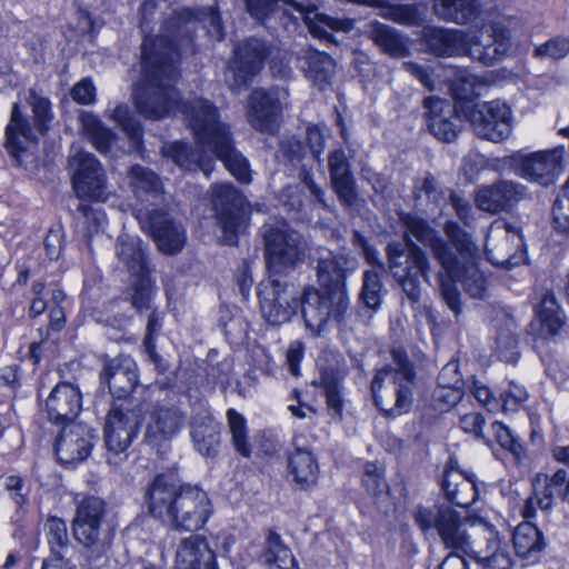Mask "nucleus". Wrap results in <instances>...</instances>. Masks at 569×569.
Wrapping results in <instances>:
<instances>
[{
    "instance_id": "obj_1",
    "label": "nucleus",
    "mask_w": 569,
    "mask_h": 569,
    "mask_svg": "<svg viewBox=\"0 0 569 569\" xmlns=\"http://www.w3.org/2000/svg\"><path fill=\"white\" fill-rule=\"evenodd\" d=\"M199 21L208 36L222 41L226 37L220 13L214 8L193 11L183 8L163 21L160 34H146L141 44L142 79L134 84L132 100L137 111L147 119L159 120L174 112L181 102L174 83L177 62L182 51H192V23Z\"/></svg>"
},
{
    "instance_id": "obj_2",
    "label": "nucleus",
    "mask_w": 569,
    "mask_h": 569,
    "mask_svg": "<svg viewBox=\"0 0 569 569\" xmlns=\"http://www.w3.org/2000/svg\"><path fill=\"white\" fill-rule=\"evenodd\" d=\"M401 220L406 232L430 248L432 257L440 264L441 269L436 276L437 284L442 300L456 316L461 312L460 292L456 282H460L470 297H485L487 280L478 266L480 251L469 232L457 222L447 221L443 231L448 240H445L426 219L415 213L403 214Z\"/></svg>"
},
{
    "instance_id": "obj_3",
    "label": "nucleus",
    "mask_w": 569,
    "mask_h": 569,
    "mask_svg": "<svg viewBox=\"0 0 569 569\" xmlns=\"http://www.w3.org/2000/svg\"><path fill=\"white\" fill-rule=\"evenodd\" d=\"M144 506L156 520L179 532L202 529L213 513L208 493L198 486L180 485L172 475H157L144 489Z\"/></svg>"
},
{
    "instance_id": "obj_4",
    "label": "nucleus",
    "mask_w": 569,
    "mask_h": 569,
    "mask_svg": "<svg viewBox=\"0 0 569 569\" xmlns=\"http://www.w3.org/2000/svg\"><path fill=\"white\" fill-rule=\"evenodd\" d=\"M182 113L198 142L208 148L213 159L221 160L239 182L249 183V161L234 148L230 128L220 121L217 107L209 100L196 98L182 104Z\"/></svg>"
},
{
    "instance_id": "obj_5",
    "label": "nucleus",
    "mask_w": 569,
    "mask_h": 569,
    "mask_svg": "<svg viewBox=\"0 0 569 569\" xmlns=\"http://www.w3.org/2000/svg\"><path fill=\"white\" fill-rule=\"evenodd\" d=\"M510 32L499 22L485 24L475 32L435 28L425 34L428 50L438 57L469 56L485 66H492L510 49Z\"/></svg>"
},
{
    "instance_id": "obj_6",
    "label": "nucleus",
    "mask_w": 569,
    "mask_h": 569,
    "mask_svg": "<svg viewBox=\"0 0 569 569\" xmlns=\"http://www.w3.org/2000/svg\"><path fill=\"white\" fill-rule=\"evenodd\" d=\"M106 515V503L98 497H87L77 507L72 531L91 565L99 566L109 559L114 531Z\"/></svg>"
},
{
    "instance_id": "obj_7",
    "label": "nucleus",
    "mask_w": 569,
    "mask_h": 569,
    "mask_svg": "<svg viewBox=\"0 0 569 569\" xmlns=\"http://www.w3.org/2000/svg\"><path fill=\"white\" fill-rule=\"evenodd\" d=\"M72 169V184L79 203L76 211L84 219L89 231H98L106 223V216L94 210L86 199L100 200L104 198L107 178L98 159L86 151L79 150L69 158Z\"/></svg>"
},
{
    "instance_id": "obj_8",
    "label": "nucleus",
    "mask_w": 569,
    "mask_h": 569,
    "mask_svg": "<svg viewBox=\"0 0 569 569\" xmlns=\"http://www.w3.org/2000/svg\"><path fill=\"white\" fill-rule=\"evenodd\" d=\"M388 268L411 306L422 295L421 278L430 283L431 264L427 252L407 239L406 243L390 242L386 248Z\"/></svg>"
},
{
    "instance_id": "obj_9",
    "label": "nucleus",
    "mask_w": 569,
    "mask_h": 569,
    "mask_svg": "<svg viewBox=\"0 0 569 569\" xmlns=\"http://www.w3.org/2000/svg\"><path fill=\"white\" fill-rule=\"evenodd\" d=\"M417 526L423 531L436 530L446 548L452 552L476 553L472 536L467 530V517L449 505L419 507L415 513Z\"/></svg>"
},
{
    "instance_id": "obj_10",
    "label": "nucleus",
    "mask_w": 569,
    "mask_h": 569,
    "mask_svg": "<svg viewBox=\"0 0 569 569\" xmlns=\"http://www.w3.org/2000/svg\"><path fill=\"white\" fill-rule=\"evenodd\" d=\"M263 243L268 278L287 277L303 261V237L286 223L268 227L263 232Z\"/></svg>"
},
{
    "instance_id": "obj_11",
    "label": "nucleus",
    "mask_w": 569,
    "mask_h": 569,
    "mask_svg": "<svg viewBox=\"0 0 569 569\" xmlns=\"http://www.w3.org/2000/svg\"><path fill=\"white\" fill-rule=\"evenodd\" d=\"M144 406L140 401L113 402L104 423L107 461L118 465L131 445L142 422Z\"/></svg>"
},
{
    "instance_id": "obj_12",
    "label": "nucleus",
    "mask_w": 569,
    "mask_h": 569,
    "mask_svg": "<svg viewBox=\"0 0 569 569\" xmlns=\"http://www.w3.org/2000/svg\"><path fill=\"white\" fill-rule=\"evenodd\" d=\"M279 2L291 7L316 38L333 42V31L347 33L355 28L353 19L333 18L318 12L315 6H305L296 0H246V8L251 17L263 21L276 10Z\"/></svg>"
},
{
    "instance_id": "obj_13",
    "label": "nucleus",
    "mask_w": 569,
    "mask_h": 569,
    "mask_svg": "<svg viewBox=\"0 0 569 569\" xmlns=\"http://www.w3.org/2000/svg\"><path fill=\"white\" fill-rule=\"evenodd\" d=\"M116 256L124 264L132 278L129 288L130 302L142 312L151 308L153 283L150 278L151 269L148 263L146 249L140 240L128 234L117 239Z\"/></svg>"
},
{
    "instance_id": "obj_14",
    "label": "nucleus",
    "mask_w": 569,
    "mask_h": 569,
    "mask_svg": "<svg viewBox=\"0 0 569 569\" xmlns=\"http://www.w3.org/2000/svg\"><path fill=\"white\" fill-rule=\"evenodd\" d=\"M349 309L348 296L315 287H306L299 296V310L306 329L319 336L330 321L341 322Z\"/></svg>"
},
{
    "instance_id": "obj_15",
    "label": "nucleus",
    "mask_w": 569,
    "mask_h": 569,
    "mask_svg": "<svg viewBox=\"0 0 569 569\" xmlns=\"http://www.w3.org/2000/svg\"><path fill=\"white\" fill-rule=\"evenodd\" d=\"M415 386L416 379L376 371L370 383V392L375 406L385 417L397 418L411 410Z\"/></svg>"
},
{
    "instance_id": "obj_16",
    "label": "nucleus",
    "mask_w": 569,
    "mask_h": 569,
    "mask_svg": "<svg viewBox=\"0 0 569 569\" xmlns=\"http://www.w3.org/2000/svg\"><path fill=\"white\" fill-rule=\"evenodd\" d=\"M212 204L227 244H236L248 227L249 211L243 194L232 183L212 186Z\"/></svg>"
},
{
    "instance_id": "obj_17",
    "label": "nucleus",
    "mask_w": 569,
    "mask_h": 569,
    "mask_svg": "<svg viewBox=\"0 0 569 569\" xmlns=\"http://www.w3.org/2000/svg\"><path fill=\"white\" fill-rule=\"evenodd\" d=\"M271 47L263 40L251 37L238 43L229 60L224 79L233 91L246 89L262 70Z\"/></svg>"
},
{
    "instance_id": "obj_18",
    "label": "nucleus",
    "mask_w": 569,
    "mask_h": 569,
    "mask_svg": "<svg viewBox=\"0 0 569 569\" xmlns=\"http://www.w3.org/2000/svg\"><path fill=\"white\" fill-rule=\"evenodd\" d=\"M485 248L488 260L505 269L519 266L526 257L521 229L502 221L489 227Z\"/></svg>"
},
{
    "instance_id": "obj_19",
    "label": "nucleus",
    "mask_w": 569,
    "mask_h": 569,
    "mask_svg": "<svg viewBox=\"0 0 569 569\" xmlns=\"http://www.w3.org/2000/svg\"><path fill=\"white\" fill-rule=\"evenodd\" d=\"M562 156L563 148L559 147L527 154L516 153L509 158V162L518 177L542 187H549L561 173Z\"/></svg>"
},
{
    "instance_id": "obj_20",
    "label": "nucleus",
    "mask_w": 569,
    "mask_h": 569,
    "mask_svg": "<svg viewBox=\"0 0 569 569\" xmlns=\"http://www.w3.org/2000/svg\"><path fill=\"white\" fill-rule=\"evenodd\" d=\"M258 297L262 317L271 326L289 322L299 310V297L290 292L287 281L281 278L261 281Z\"/></svg>"
},
{
    "instance_id": "obj_21",
    "label": "nucleus",
    "mask_w": 569,
    "mask_h": 569,
    "mask_svg": "<svg viewBox=\"0 0 569 569\" xmlns=\"http://www.w3.org/2000/svg\"><path fill=\"white\" fill-rule=\"evenodd\" d=\"M468 119L475 133L481 139L500 142L511 133V109L500 100L472 106Z\"/></svg>"
},
{
    "instance_id": "obj_22",
    "label": "nucleus",
    "mask_w": 569,
    "mask_h": 569,
    "mask_svg": "<svg viewBox=\"0 0 569 569\" xmlns=\"http://www.w3.org/2000/svg\"><path fill=\"white\" fill-rule=\"evenodd\" d=\"M313 263L319 289L348 296L346 280L357 267L355 258L341 252L319 249L313 258Z\"/></svg>"
},
{
    "instance_id": "obj_23",
    "label": "nucleus",
    "mask_w": 569,
    "mask_h": 569,
    "mask_svg": "<svg viewBox=\"0 0 569 569\" xmlns=\"http://www.w3.org/2000/svg\"><path fill=\"white\" fill-rule=\"evenodd\" d=\"M138 219L141 228L151 234L161 252L173 254L181 251L186 242V231L167 212L158 209L140 210Z\"/></svg>"
},
{
    "instance_id": "obj_24",
    "label": "nucleus",
    "mask_w": 569,
    "mask_h": 569,
    "mask_svg": "<svg viewBox=\"0 0 569 569\" xmlns=\"http://www.w3.org/2000/svg\"><path fill=\"white\" fill-rule=\"evenodd\" d=\"M288 91L283 88L252 90L249 97L248 117L251 126L267 133H273L282 111V101Z\"/></svg>"
},
{
    "instance_id": "obj_25",
    "label": "nucleus",
    "mask_w": 569,
    "mask_h": 569,
    "mask_svg": "<svg viewBox=\"0 0 569 569\" xmlns=\"http://www.w3.org/2000/svg\"><path fill=\"white\" fill-rule=\"evenodd\" d=\"M186 413L177 406H158L150 415L143 442L156 449L158 453L183 429Z\"/></svg>"
},
{
    "instance_id": "obj_26",
    "label": "nucleus",
    "mask_w": 569,
    "mask_h": 569,
    "mask_svg": "<svg viewBox=\"0 0 569 569\" xmlns=\"http://www.w3.org/2000/svg\"><path fill=\"white\" fill-rule=\"evenodd\" d=\"M527 199H530L529 189L520 182L507 179L483 186L476 194L478 208L490 213L509 212Z\"/></svg>"
},
{
    "instance_id": "obj_27",
    "label": "nucleus",
    "mask_w": 569,
    "mask_h": 569,
    "mask_svg": "<svg viewBox=\"0 0 569 569\" xmlns=\"http://www.w3.org/2000/svg\"><path fill=\"white\" fill-rule=\"evenodd\" d=\"M100 381L108 386L116 402L134 401L130 396L139 382L138 365L128 355L108 359L100 372Z\"/></svg>"
},
{
    "instance_id": "obj_28",
    "label": "nucleus",
    "mask_w": 569,
    "mask_h": 569,
    "mask_svg": "<svg viewBox=\"0 0 569 569\" xmlns=\"http://www.w3.org/2000/svg\"><path fill=\"white\" fill-rule=\"evenodd\" d=\"M97 439L96 431L82 423H69L56 439L54 450L59 462L73 466L86 460Z\"/></svg>"
},
{
    "instance_id": "obj_29",
    "label": "nucleus",
    "mask_w": 569,
    "mask_h": 569,
    "mask_svg": "<svg viewBox=\"0 0 569 569\" xmlns=\"http://www.w3.org/2000/svg\"><path fill=\"white\" fill-rule=\"evenodd\" d=\"M286 457L287 471L296 487L305 491L312 489L318 481L319 465L302 435L293 436Z\"/></svg>"
},
{
    "instance_id": "obj_30",
    "label": "nucleus",
    "mask_w": 569,
    "mask_h": 569,
    "mask_svg": "<svg viewBox=\"0 0 569 569\" xmlns=\"http://www.w3.org/2000/svg\"><path fill=\"white\" fill-rule=\"evenodd\" d=\"M430 132L440 141L452 142L462 128L455 106L445 99L428 97L423 101Z\"/></svg>"
},
{
    "instance_id": "obj_31",
    "label": "nucleus",
    "mask_w": 569,
    "mask_h": 569,
    "mask_svg": "<svg viewBox=\"0 0 569 569\" xmlns=\"http://www.w3.org/2000/svg\"><path fill=\"white\" fill-rule=\"evenodd\" d=\"M82 408L79 388L70 382L58 383L46 400V410L53 423L72 422Z\"/></svg>"
},
{
    "instance_id": "obj_32",
    "label": "nucleus",
    "mask_w": 569,
    "mask_h": 569,
    "mask_svg": "<svg viewBox=\"0 0 569 569\" xmlns=\"http://www.w3.org/2000/svg\"><path fill=\"white\" fill-rule=\"evenodd\" d=\"M328 169L333 191L345 207H353L358 200L356 179L351 163L342 149L328 154Z\"/></svg>"
},
{
    "instance_id": "obj_33",
    "label": "nucleus",
    "mask_w": 569,
    "mask_h": 569,
    "mask_svg": "<svg viewBox=\"0 0 569 569\" xmlns=\"http://www.w3.org/2000/svg\"><path fill=\"white\" fill-rule=\"evenodd\" d=\"M174 569H217L216 555L207 539L199 535L182 538L177 547Z\"/></svg>"
},
{
    "instance_id": "obj_34",
    "label": "nucleus",
    "mask_w": 569,
    "mask_h": 569,
    "mask_svg": "<svg viewBox=\"0 0 569 569\" xmlns=\"http://www.w3.org/2000/svg\"><path fill=\"white\" fill-rule=\"evenodd\" d=\"M190 437L199 453L214 457L220 448L221 426L207 409H200L191 418Z\"/></svg>"
},
{
    "instance_id": "obj_35",
    "label": "nucleus",
    "mask_w": 569,
    "mask_h": 569,
    "mask_svg": "<svg viewBox=\"0 0 569 569\" xmlns=\"http://www.w3.org/2000/svg\"><path fill=\"white\" fill-rule=\"evenodd\" d=\"M441 488L446 499L458 507L468 508L478 499L479 489L476 476L460 471H446Z\"/></svg>"
},
{
    "instance_id": "obj_36",
    "label": "nucleus",
    "mask_w": 569,
    "mask_h": 569,
    "mask_svg": "<svg viewBox=\"0 0 569 569\" xmlns=\"http://www.w3.org/2000/svg\"><path fill=\"white\" fill-rule=\"evenodd\" d=\"M194 139L197 138L194 137ZM196 142L198 149H193L184 142L176 141L167 147L166 154L180 168L189 171L200 170L209 178L214 167V159L207 147L201 146L198 140Z\"/></svg>"
},
{
    "instance_id": "obj_37",
    "label": "nucleus",
    "mask_w": 569,
    "mask_h": 569,
    "mask_svg": "<svg viewBox=\"0 0 569 569\" xmlns=\"http://www.w3.org/2000/svg\"><path fill=\"white\" fill-rule=\"evenodd\" d=\"M367 36L383 53L392 58H402L409 54L403 34L391 26L371 21L368 24Z\"/></svg>"
},
{
    "instance_id": "obj_38",
    "label": "nucleus",
    "mask_w": 569,
    "mask_h": 569,
    "mask_svg": "<svg viewBox=\"0 0 569 569\" xmlns=\"http://www.w3.org/2000/svg\"><path fill=\"white\" fill-rule=\"evenodd\" d=\"M433 10L439 19L467 24L479 17L481 4L479 0H435Z\"/></svg>"
},
{
    "instance_id": "obj_39",
    "label": "nucleus",
    "mask_w": 569,
    "mask_h": 569,
    "mask_svg": "<svg viewBox=\"0 0 569 569\" xmlns=\"http://www.w3.org/2000/svg\"><path fill=\"white\" fill-rule=\"evenodd\" d=\"M127 178L133 193L139 199L157 201L162 198V182L151 169L140 164L131 166L128 169Z\"/></svg>"
},
{
    "instance_id": "obj_40",
    "label": "nucleus",
    "mask_w": 569,
    "mask_h": 569,
    "mask_svg": "<svg viewBox=\"0 0 569 569\" xmlns=\"http://www.w3.org/2000/svg\"><path fill=\"white\" fill-rule=\"evenodd\" d=\"M30 139L31 127L28 119L22 114L20 104L14 102L11 108L10 121L6 128V143L4 147L8 153L21 164V154L26 151V146L19 139Z\"/></svg>"
},
{
    "instance_id": "obj_41",
    "label": "nucleus",
    "mask_w": 569,
    "mask_h": 569,
    "mask_svg": "<svg viewBox=\"0 0 569 569\" xmlns=\"http://www.w3.org/2000/svg\"><path fill=\"white\" fill-rule=\"evenodd\" d=\"M513 547L521 558L536 559L547 547L543 533L531 522L519 523L512 535Z\"/></svg>"
},
{
    "instance_id": "obj_42",
    "label": "nucleus",
    "mask_w": 569,
    "mask_h": 569,
    "mask_svg": "<svg viewBox=\"0 0 569 569\" xmlns=\"http://www.w3.org/2000/svg\"><path fill=\"white\" fill-rule=\"evenodd\" d=\"M302 59L306 64V76L315 86L323 90L330 84L335 74L336 62L329 54L308 48L303 51Z\"/></svg>"
},
{
    "instance_id": "obj_43",
    "label": "nucleus",
    "mask_w": 569,
    "mask_h": 569,
    "mask_svg": "<svg viewBox=\"0 0 569 569\" xmlns=\"http://www.w3.org/2000/svg\"><path fill=\"white\" fill-rule=\"evenodd\" d=\"M345 373L341 376L333 368L320 370L318 379L312 385L323 389L326 403L333 417L342 419L345 400L342 397V382Z\"/></svg>"
},
{
    "instance_id": "obj_44",
    "label": "nucleus",
    "mask_w": 569,
    "mask_h": 569,
    "mask_svg": "<svg viewBox=\"0 0 569 569\" xmlns=\"http://www.w3.org/2000/svg\"><path fill=\"white\" fill-rule=\"evenodd\" d=\"M79 121L92 146L102 154L109 153L118 139L117 134L90 111H81Z\"/></svg>"
},
{
    "instance_id": "obj_45",
    "label": "nucleus",
    "mask_w": 569,
    "mask_h": 569,
    "mask_svg": "<svg viewBox=\"0 0 569 569\" xmlns=\"http://www.w3.org/2000/svg\"><path fill=\"white\" fill-rule=\"evenodd\" d=\"M263 561L269 569H297V561L291 550L282 542L280 536L269 530L266 542Z\"/></svg>"
},
{
    "instance_id": "obj_46",
    "label": "nucleus",
    "mask_w": 569,
    "mask_h": 569,
    "mask_svg": "<svg viewBox=\"0 0 569 569\" xmlns=\"http://www.w3.org/2000/svg\"><path fill=\"white\" fill-rule=\"evenodd\" d=\"M114 121L128 137L129 152H139L143 144V129L141 123L133 118L132 111L127 103H119L110 113Z\"/></svg>"
},
{
    "instance_id": "obj_47",
    "label": "nucleus",
    "mask_w": 569,
    "mask_h": 569,
    "mask_svg": "<svg viewBox=\"0 0 569 569\" xmlns=\"http://www.w3.org/2000/svg\"><path fill=\"white\" fill-rule=\"evenodd\" d=\"M413 194L417 201H426L427 204H431L435 208L441 207L446 201L443 187L429 172L423 178L415 181Z\"/></svg>"
},
{
    "instance_id": "obj_48",
    "label": "nucleus",
    "mask_w": 569,
    "mask_h": 569,
    "mask_svg": "<svg viewBox=\"0 0 569 569\" xmlns=\"http://www.w3.org/2000/svg\"><path fill=\"white\" fill-rule=\"evenodd\" d=\"M44 532L50 555H66L70 546L66 521L50 516L44 522Z\"/></svg>"
},
{
    "instance_id": "obj_49",
    "label": "nucleus",
    "mask_w": 569,
    "mask_h": 569,
    "mask_svg": "<svg viewBox=\"0 0 569 569\" xmlns=\"http://www.w3.org/2000/svg\"><path fill=\"white\" fill-rule=\"evenodd\" d=\"M382 282L377 269L366 270L362 277V288L359 295L361 302L373 311L381 306Z\"/></svg>"
},
{
    "instance_id": "obj_50",
    "label": "nucleus",
    "mask_w": 569,
    "mask_h": 569,
    "mask_svg": "<svg viewBox=\"0 0 569 569\" xmlns=\"http://www.w3.org/2000/svg\"><path fill=\"white\" fill-rule=\"evenodd\" d=\"M362 486L376 498L389 497L390 488L385 478V470L375 462L365 465Z\"/></svg>"
},
{
    "instance_id": "obj_51",
    "label": "nucleus",
    "mask_w": 569,
    "mask_h": 569,
    "mask_svg": "<svg viewBox=\"0 0 569 569\" xmlns=\"http://www.w3.org/2000/svg\"><path fill=\"white\" fill-rule=\"evenodd\" d=\"M228 425L232 438V443L237 452L243 457H250L251 447L247 441V428L243 416L234 409L227 411Z\"/></svg>"
},
{
    "instance_id": "obj_52",
    "label": "nucleus",
    "mask_w": 569,
    "mask_h": 569,
    "mask_svg": "<svg viewBox=\"0 0 569 569\" xmlns=\"http://www.w3.org/2000/svg\"><path fill=\"white\" fill-rule=\"evenodd\" d=\"M27 101L33 112V120L37 128L41 132L47 130L48 124L53 119L50 100L47 97L37 92L34 89H30Z\"/></svg>"
},
{
    "instance_id": "obj_53",
    "label": "nucleus",
    "mask_w": 569,
    "mask_h": 569,
    "mask_svg": "<svg viewBox=\"0 0 569 569\" xmlns=\"http://www.w3.org/2000/svg\"><path fill=\"white\" fill-rule=\"evenodd\" d=\"M569 53V38L558 36L533 49V57L537 59H563Z\"/></svg>"
},
{
    "instance_id": "obj_54",
    "label": "nucleus",
    "mask_w": 569,
    "mask_h": 569,
    "mask_svg": "<svg viewBox=\"0 0 569 569\" xmlns=\"http://www.w3.org/2000/svg\"><path fill=\"white\" fill-rule=\"evenodd\" d=\"M161 327L162 319L160 315L156 310H152L148 317L143 348L150 360L158 367L160 366L162 358L156 350V337L161 330Z\"/></svg>"
},
{
    "instance_id": "obj_55",
    "label": "nucleus",
    "mask_w": 569,
    "mask_h": 569,
    "mask_svg": "<svg viewBox=\"0 0 569 569\" xmlns=\"http://www.w3.org/2000/svg\"><path fill=\"white\" fill-rule=\"evenodd\" d=\"M496 351L501 360L516 363L519 358L517 335L509 329L499 330L496 337Z\"/></svg>"
},
{
    "instance_id": "obj_56",
    "label": "nucleus",
    "mask_w": 569,
    "mask_h": 569,
    "mask_svg": "<svg viewBox=\"0 0 569 569\" xmlns=\"http://www.w3.org/2000/svg\"><path fill=\"white\" fill-rule=\"evenodd\" d=\"M491 430L497 442L501 448L513 455L516 460H520L525 456V448L517 437L512 435L510 429L499 421L491 425Z\"/></svg>"
},
{
    "instance_id": "obj_57",
    "label": "nucleus",
    "mask_w": 569,
    "mask_h": 569,
    "mask_svg": "<svg viewBox=\"0 0 569 569\" xmlns=\"http://www.w3.org/2000/svg\"><path fill=\"white\" fill-rule=\"evenodd\" d=\"M528 397L529 395L525 386L510 381L508 387L500 393L499 401L503 412L513 413L527 401Z\"/></svg>"
},
{
    "instance_id": "obj_58",
    "label": "nucleus",
    "mask_w": 569,
    "mask_h": 569,
    "mask_svg": "<svg viewBox=\"0 0 569 569\" xmlns=\"http://www.w3.org/2000/svg\"><path fill=\"white\" fill-rule=\"evenodd\" d=\"M391 358L395 363L393 366H385L377 371H387L396 377H405L409 379H416V370L412 362L409 360L407 352L401 348H393L391 350Z\"/></svg>"
},
{
    "instance_id": "obj_59",
    "label": "nucleus",
    "mask_w": 569,
    "mask_h": 569,
    "mask_svg": "<svg viewBox=\"0 0 569 569\" xmlns=\"http://www.w3.org/2000/svg\"><path fill=\"white\" fill-rule=\"evenodd\" d=\"M487 531L488 549L492 550V553L486 557L485 569H511L512 562L509 555L499 550L497 533L490 529Z\"/></svg>"
},
{
    "instance_id": "obj_60",
    "label": "nucleus",
    "mask_w": 569,
    "mask_h": 569,
    "mask_svg": "<svg viewBox=\"0 0 569 569\" xmlns=\"http://www.w3.org/2000/svg\"><path fill=\"white\" fill-rule=\"evenodd\" d=\"M438 386L465 390L466 381L462 379L457 361H449L442 367L438 375Z\"/></svg>"
},
{
    "instance_id": "obj_61",
    "label": "nucleus",
    "mask_w": 569,
    "mask_h": 569,
    "mask_svg": "<svg viewBox=\"0 0 569 569\" xmlns=\"http://www.w3.org/2000/svg\"><path fill=\"white\" fill-rule=\"evenodd\" d=\"M4 488L18 507H23L28 502L29 488L20 476L12 475L6 477Z\"/></svg>"
},
{
    "instance_id": "obj_62",
    "label": "nucleus",
    "mask_w": 569,
    "mask_h": 569,
    "mask_svg": "<svg viewBox=\"0 0 569 569\" xmlns=\"http://www.w3.org/2000/svg\"><path fill=\"white\" fill-rule=\"evenodd\" d=\"M459 426L465 432L472 433L477 439L482 440L488 446L490 445V440L483 433L485 418L481 413H466L460 418Z\"/></svg>"
},
{
    "instance_id": "obj_63",
    "label": "nucleus",
    "mask_w": 569,
    "mask_h": 569,
    "mask_svg": "<svg viewBox=\"0 0 569 569\" xmlns=\"http://www.w3.org/2000/svg\"><path fill=\"white\" fill-rule=\"evenodd\" d=\"M71 98L79 104H92L96 102L97 90L91 78H83L71 89Z\"/></svg>"
},
{
    "instance_id": "obj_64",
    "label": "nucleus",
    "mask_w": 569,
    "mask_h": 569,
    "mask_svg": "<svg viewBox=\"0 0 569 569\" xmlns=\"http://www.w3.org/2000/svg\"><path fill=\"white\" fill-rule=\"evenodd\" d=\"M462 389L438 386L433 391L432 398L438 402V409L440 411H447L449 408L456 406L462 399Z\"/></svg>"
}]
</instances>
